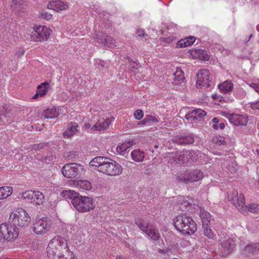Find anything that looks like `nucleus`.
Here are the masks:
<instances>
[{
    "label": "nucleus",
    "instance_id": "obj_13",
    "mask_svg": "<svg viewBox=\"0 0 259 259\" xmlns=\"http://www.w3.org/2000/svg\"><path fill=\"white\" fill-rule=\"evenodd\" d=\"M48 244L51 253L53 252V249H57L62 252L65 249H68L66 240L61 236H55L50 241Z\"/></svg>",
    "mask_w": 259,
    "mask_h": 259
},
{
    "label": "nucleus",
    "instance_id": "obj_35",
    "mask_svg": "<svg viewBox=\"0 0 259 259\" xmlns=\"http://www.w3.org/2000/svg\"><path fill=\"white\" fill-rule=\"evenodd\" d=\"M32 202L36 205L43 204L45 201V196L44 194L39 191H36Z\"/></svg>",
    "mask_w": 259,
    "mask_h": 259
},
{
    "label": "nucleus",
    "instance_id": "obj_59",
    "mask_svg": "<svg viewBox=\"0 0 259 259\" xmlns=\"http://www.w3.org/2000/svg\"><path fill=\"white\" fill-rule=\"evenodd\" d=\"M158 252H159L160 253H162V254H165L166 253V251L164 250L163 249H159L158 250Z\"/></svg>",
    "mask_w": 259,
    "mask_h": 259
},
{
    "label": "nucleus",
    "instance_id": "obj_48",
    "mask_svg": "<svg viewBox=\"0 0 259 259\" xmlns=\"http://www.w3.org/2000/svg\"><path fill=\"white\" fill-rule=\"evenodd\" d=\"M147 117L148 118L149 124L152 122L157 123L159 122V120L158 119V118L155 116H153L151 115H147Z\"/></svg>",
    "mask_w": 259,
    "mask_h": 259
},
{
    "label": "nucleus",
    "instance_id": "obj_46",
    "mask_svg": "<svg viewBox=\"0 0 259 259\" xmlns=\"http://www.w3.org/2000/svg\"><path fill=\"white\" fill-rule=\"evenodd\" d=\"M213 141L217 144L221 145L225 143V139L223 137L216 136L214 138Z\"/></svg>",
    "mask_w": 259,
    "mask_h": 259
},
{
    "label": "nucleus",
    "instance_id": "obj_33",
    "mask_svg": "<svg viewBox=\"0 0 259 259\" xmlns=\"http://www.w3.org/2000/svg\"><path fill=\"white\" fill-rule=\"evenodd\" d=\"M47 256L49 259H61L62 251H59L57 249H53V252L51 253L48 244L47 248Z\"/></svg>",
    "mask_w": 259,
    "mask_h": 259
},
{
    "label": "nucleus",
    "instance_id": "obj_39",
    "mask_svg": "<svg viewBox=\"0 0 259 259\" xmlns=\"http://www.w3.org/2000/svg\"><path fill=\"white\" fill-rule=\"evenodd\" d=\"M64 250L65 252L64 254V251H63L61 259H77L73 252L71 251L69 248Z\"/></svg>",
    "mask_w": 259,
    "mask_h": 259
},
{
    "label": "nucleus",
    "instance_id": "obj_32",
    "mask_svg": "<svg viewBox=\"0 0 259 259\" xmlns=\"http://www.w3.org/2000/svg\"><path fill=\"white\" fill-rule=\"evenodd\" d=\"M195 40L194 37L190 36L179 40L177 43V46L180 48L186 47L192 45Z\"/></svg>",
    "mask_w": 259,
    "mask_h": 259
},
{
    "label": "nucleus",
    "instance_id": "obj_45",
    "mask_svg": "<svg viewBox=\"0 0 259 259\" xmlns=\"http://www.w3.org/2000/svg\"><path fill=\"white\" fill-rule=\"evenodd\" d=\"M134 116L137 120H141L144 116V112L141 109H137L135 111L134 113Z\"/></svg>",
    "mask_w": 259,
    "mask_h": 259
},
{
    "label": "nucleus",
    "instance_id": "obj_16",
    "mask_svg": "<svg viewBox=\"0 0 259 259\" xmlns=\"http://www.w3.org/2000/svg\"><path fill=\"white\" fill-rule=\"evenodd\" d=\"M203 177V173L199 170L195 169L182 175L180 176L179 179L185 183H188L189 182H197L201 180Z\"/></svg>",
    "mask_w": 259,
    "mask_h": 259
},
{
    "label": "nucleus",
    "instance_id": "obj_29",
    "mask_svg": "<svg viewBox=\"0 0 259 259\" xmlns=\"http://www.w3.org/2000/svg\"><path fill=\"white\" fill-rule=\"evenodd\" d=\"M200 217L201 219L203 227L209 225L211 220V216L208 212L204 209H200Z\"/></svg>",
    "mask_w": 259,
    "mask_h": 259
},
{
    "label": "nucleus",
    "instance_id": "obj_12",
    "mask_svg": "<svg viewBox=\"0 0 259 259\" xmlns=\"http://www.w3.org/2000/svg\"><path fill=\"white\" fill-rule=\"evenodd\" d=\"M176 202V208L183 211H192L194 206L193 200L189 197L180 196Z\"/></svg>",
    "mask_w": 259,
    "mask_h": 259
},
{
    "label": "nucleus",
    "instance_id": "obj_9",
    "mask_svg": "<svg viewBox=\"0 0 259 259\" xmlns=\"http://www.w3.org/2000/svg\"><path fill=\"white\" fill-rule=\"evenodd\" d=\"M51 30L45 26L35 25L33 27V31L31 36V39L34 41L47 40L50 35Z\"/></svg>",
    "mask_w": 259,
    "mask_h": 259
},
{
    "label": "nucleus",
    "instance_id": "obj_40",
    "mask_svg": "<svg viewBox=\"0 0 259 259\" xmlns=\"http://www.w3.org/2000/svg\"><path fill=\"white\" fill-rule=\"evenodd\" d=\"M36 191L28 190L22 193L21 197L25 199L30 200L31 202L33 200Z\"/></svg>",
    "mask_w": 259,
    "mask_h": 259
},
{
    "label": "nucleus",
    "instance_id": "obj_7",
    "mask_svg": "<svg viewBox=\"0 0 259 259\" xmlns=\"http://www.w3.org/2000/svg\"><path fill=\"white\" fill-rule=\"evenodd\" d=\"M62 174L67 178H75L80 176L84 172L83 166L75 163H68L64 165Z\"/></svg>",
    "mask_w": 259,
    "mask_h": 259
},
{
    "label": "nucleus",
    "instance_id": "obj_53",
    "mask_svg": "<svg viewBox=\"0 0 259 259\" xmlns=\"http://www.w3.org/2000/svg\"><path fill=\"white\" fill-rule=\"evenodd\" d=\"M44 146H45V143H40L38 144H35L33 145L32 149L34 150H39L42 149Z\"/></svg>",
    "mask_w": 259,
    "mask_h": 259
},
{
    "label": "nucleus",
    "instance_id": "obj_50",
    "mask_svg": "<svg viewBox=\"0 0 259 259\" xmlns=\"http://www.w3.org/2000/svg\"><path fill=\"white\" fill-rule=\"evenodd\" d=\"M249 86L252 88L256 92L259 93V83L252 82L249 84Z\"/></svg>",
    "mask_w": 259,
    "mask_h": 259
},
{
    "label": "nucleus",
    "instance_id": "obj_61",
    "mask_svg": "<svg viewBox=\"0 0 259 259\" xmlns=\"http://www.w3.org/2000/svg\"><path fill=\"white\" fill-rule=\"evenodd\" d=\"M256 30L259 32V24L256 26Z\"/></svg>",
    "mask_w": 259,
    "mask_h": 259
},
{
    "label": "nucleus",
    "instance_id": "obj_3",
    "mask_svg": "<svg viewBox=\"0 0 259 259\" xmlns=\"http://www.w3.org/2000/svg\"><path fill=\"white\" fill-rule=\"evenodd\" d=\"M229 201H232L239 211L245 214L247 209L251 212L258 213L259 205L256 203H251L248 206L244 204V197L242 193L238 195L237 190H234L228 197Z\"/></svg>",
    "mask_w": 259,
    "mask_h": 259
},
{
    "label": "nucleus",
    "instance_id": "obj_52",
    "mask_svg": "<svg viewBox=\"0 0 259 259\" xmlns=\"http://www.w3.org/2000/svg\"><path fill=\"white\" fill-rule=\"evenodd\" d=\"M147 124H149V123L147 116L145 117L144 119H143L142 120H141L138 123V125H143Z\"/></svg>",
    "mask_w": 259,
    "mask_h": 259
},
{
    "label": "nucleus",
    "instance_id": "obj_24",
    "mask_svg": "<svg viewBox=\"0 0 259 259\" xmlns=\"http://www.w3.org/2000/svg\"><path fill=\"white\" fill-rule=\"evenodd\" d=\"M49 88V83L45 82L37 87V91L33 97V99H36L38 96L41 97L46 94Z\"/></svg>",
    "mask_w": 259,
    "mask_h": 259
},
{
    "label": "nucleus",
    "instance_id": "obj_28",
    "mask_svg": "<svg viewBox=\"0 0 259 259\" xmlns=\"http://www.w3.org/2000/svg\"><path fill=\"white\" fill-rule=\"evenodd\" d=\"M174 82L175 84L181 83L183 82L185 77L184 72L180 68H177L176 71L173 73Z\"/></svg>",
    "mask_w": 259,
    "mask_h": 259
},
{
    "label": "nucleus",
    "instance_id": "obj_11",
    "mask_svg": "<svg viewBox=\"0 0 259 259\" xmlns=\"http://www.w3.org/2000/svg\"><path fill=\"white\" fill-rule=\"evenodd\" d=\"M167 157L169 159L168 162L171 164L184 163L192 160V152L187 151H185L182 154L172 152L169 153Z\"/></svg>",
    "mask_w": 259,
    "mask_h": 259
},
{
    "label": "nucleus",
    "instance_id": "obj_26",
    "mask_svg": "<svg viewBox=\"0 0 259 259\" xmlns=\"http://www.w3.org/2000/svg\"><path fill=\"white\" fill-rule=\"evenodd\" d=\"M59 115V109L56 108H52L45 110L42 116L45 118H54L57 117Z\"/></svg>",
    "mask_w": 259,
    "mask_h": 259
},
{
    "label": "nucleus",
    "instance_id": "obj_49",
    "mask_svg": "<svg viewBox=\"0 0 259 259\" xmlns=\"http://www.w3.org/2000/svg\"><path fill=\"white\" fill-rule=\"evenodd\" d=\"M250 107L253 110H256L259 111V101L250 103Z\"/></svg>",
    "mask_w": 259,
    "mask_h": 259
},
{
    "label": "nucleus",
    "instance_id": "obj_20",
    "mask_svg": "<svg viewBox=\"0 0 259 259\" xmlns=\"http://www.w3.org/2000/svg\"><path fill=\"white\" fill-rule=\"evenodd\" d=\"M191 54L195 59L207 61L209 59V56L207 52L202 49H196L191 51Z\"/></svg>",
    "mask_w": 259,
    "mask_h": 259
},
{
    "label": "nucleus",
    "instance_id": "obj_56",
    "mask_svg": "<svg viewBox=\"0 0 259 259\" xmlns=\"http://www.w3.org/2000/svg\"><path fill=\"white\" fill-rule=\"evenodd\" d=\"M212 121L213 122V123H214V124H218L219 123V119L217 117H214L212 119Z\"/></svg>",
    "mask_w": 259,
    "mask_h": 259
},
{
    "label": "nucleus",
    "instance_id": "obj_8",
    "mask_svg": "<svg viewBox=\"0 0 259 259\" xmlns=\"http://www.w3.org/2000/svg\"><path fill=\"white\" fill-rule=\"evenodd\" d=\"M52 221L47 217L37 219L33 223V231L37 235L48 233L52 228Z\"/></svg>",
    "mask_w": 259,
    "mask_h": 259
},
{
    "label": "nucleus",
    "instance_id": "obj_37",
    "mask_svg": "<svg viewBox=\"0 0 259 259\" xmlns=\"http://www.w3.org/2000/svg\"><path fill=\"white\" fill-rule=\"evenodd\" d=\"M78 193L72 190H63L61 193V196L62 197L65 199H69L71 201L73 200L74 198L77 196Z\"/></svg>",
    "mask_w": 259,
    "mask_h": 259
},
{
    "label": "nucleus",
    "instance_id": "obj_17",
    "mask_svg": "<svg viewBox=\"0 0 259 259\" xmlns=\"http://www.w3.org/2000/svg\"><path fill=\"white\" fill-rule=\"evenodd\" d=\"M209 73L206 69L200 70L197 74L196 86L199 88H207L209 86Z\"/></svg>",
    "mask_w": 259,
    "mask_h": 259
},
{
    "label": "nucleus",
    "instance_id": "obj_6",
    "mask_svg": "<svg viewBox=\"0 0 259 259\" xmlns=\"http://www.w3.org/2000/svg\"><path fill=\"white\" fill-rule=\"evenodd\" d=\"M135 223L140 230L146 233L148 237L153 240H158L160 238V234L157 229L151 224L148 220L139 219L136 221Z\"/></svg>",
    "mask_w": 259,
    "mask_h": 259
},
{
    "label": "nucleus",
    "instance_id": "obj_27",
    "mask_svg": "<svg viewBox=\"0 0 259 259\" xmlns=\"http://www.w3.org/2000/svg\"><path fill=\"white\" fill-rule=\"evenodd\" d=\"M131 155L132 159L137 162L142 161L145 157L144 151L140 149H135L131 152Z\"/></svg>",
    "mask_w": 259,
    "mask_h": 259
},
{
    "label": "nucleus",
    "instance_id": "obj_2",
    "mask_svg": "<svg viewBox=\"0 0 259 259\" xmlns=\"http://www.w3.org/2000/svg\"><path fill=\"white\" fill-rule=\"evenodd\" d=\"M174 224L177 230L184 234H192L197 230L195 222L185 213L177 215L174 219Z\"/></svg>",
    "mask_w": 259,
    "mask_h": 259
},
{
    "label": "nucleus",
    "instance_id": "obj_63",
    "mask_svg": "<svg viewBox=\"0 0 259 259\" xmlns=\"http://www.w3.org/2000/svg\"><path fill=\"white\" fill-rule=\"evenodd\" d=\"M252 37V34H251L249 36V38L251 37Z\"/></svg>",
    "mask_w": 259,
    "mask_h": 259
},
{
    "label": "nucleus",
    "instance_id": "obj_22",
    "mask_svg": "<svg viewBox=\"0 0 259 259\" xmlns=\"http://www.w3.org/2000/svg\"><path fill=\"white\" fill-rule=\"evenodd\" d=\"M7 241H11L18 236V229L14 226L7 225Z\"/></svg>",
    "mask_w": 259,
    "mask_h": 259
},
{
    "label": "nucleus",
    "instance_id": "obj_41",
    "mask_svg": "<svg viewBox=\"0 0 259 259\" xmlns=\"http://www.w3.org/2000/svg\"><path fill=\"white\" fill-rule=\"evenodd\" d=\"M204 228V234L205 236L208 237L209 239H213L215 236V234L212 230L209 228V225L207 226H205V227Z\"/></svg>",
    "mask_w": 259,
    "mask_h": 259
},
{
    "label": "nucleus",
    "instance_id": "obj_4",
    "mask_svg": "<svg viewBox=\"0 0 259 259\" xmlns=\"http://www.w3.org/2000/svg\"><path fill=\"white\" fill-rule=\"evenodd\" d=\"M73 206L79 212H88L95 207V204L92 198L82 196L79 195L74 198L73 200L71 201Z\"/></svg>",
    "mask_w": 259,
    "mask_h": 259
},
{
    "label": "nucleus",
    "instance_id": "obj_36",
    "mask_svg": "<svg viewBox=\"0 0 259 259\" xmlns=\"http://www.w3.org/2000/svg\"><path fill=\"white\" fill-rule=\"evenodd\" d=\"M244 253H256L259 251V243H251L246 245L244 248Z\"/></svg>",
    "mask_w": 259,
    "mask_h": 259
},
{
    "label": "nucleus",
    "instance_id": "obj_64",
    "mask_svg": "<svg viewBox=\"0 0 259 259\" xmlns=\"http://www.w3.org/2000/svg\"><path fill=\"white\" fill-rule=\"evenodd\" d=\"M116 259H120V258H116Z\"/></svg>",
    "mask_w": 259,
    "mask_h": 259
},
{
    "label": "nucleus",
    "instance_id": "obj_14",
    "mask_svg": "<svg viewBox=\"0 0 259 259\" xmlns=\"http://www.w3.org/2000/svg\"><path fill=\"white\" fill-rule=\"evenodd\" d=\"M114 118L110 116L107 114H104L103 116H100L98 119L97 121L92 127L91 130L93 131H104L107 129L111 123L114 120Z\"/></svg>",
    "mask_w": 259,
    "mask_h": 259
},
{
    "label": "nucleus",
    "instance_id": "obj_51",
    "mask_svg": "<svg viewBox=\"0 0 259 259\" xmlns=\"http://www.w3.org/2000/svg\"><path fill=\"white\" fill-rule=\"evenodd\" d=\"M212 127L215 130H218V128H220L223 130L225 127V124L224 123H221L220 124H213L212 125Z\"/></svg>",
    "mask_w": 259,
    "mask_h": 259
},
{
    "label": "nucleus",
    "instance_id": "obj_58",
    "mask_svg": "<svg viewBox=\"0 0 259 259\" xmlns=\"http://www.w3.org/2000/svg\"><path fill=\"white\" fill-rule=\"evenodd\" d=\"M84 127L86 130H89L91 128V125L89 123H85L84 124Z\"/></svg>",
    "mask_w": 259,
    "mask_h": 259
},
{
    "label": "nucleus",
    "instance_id": "obj_38",
    "mask_svg": "<svg viewBox=\"0 0 259 259\" xmlns=\"http://www.w3.org/2000/svg\"><path fill=\"white\" fill-rule=\"evenodd\" d=\"M7 225L2 224L0 225V241H7Z\"/></svg>",
    "mask_w": 259,
    "mask_h": 259
},
{
    "label": "nucleus",
    "instance_id": "obj_23",
    "mask_svg": "<svg viewBox=\"0 0 259 259\" xmlns=\"http://www.w3.org/2000/svg\"><path fill=\"white\" fill-rule=\"evenodd\" d=\"M78 124L75 122H69L67 127L64 133V137H69L73 135L78 131Z\"/></svg>",
    "mask_w": 259,
    "mask_h": 259
},
{
    "label": "nucleus",
    "instance_id": "obj_34",
    "mask_svg": "<svg viewBox=\"0 0 259 259\" xmlns=\"http://www.w3.org/2000/svg\"><path fill=\"white\" fill-rule=\"evenodd\" d=\"M13 193V188L11 187H2L0 188V199L6 198Z\"/></svg>",
    "mask_w": 259,
    "mask_h": 259
},
{
    "label": "nucleus",
    "instance_id": "obj_44",
    "mask_svg": "<svg viewBox=\"0 0 259 259\" xmlns=\"http://www.w3.org/2000/svg\"><path fill=\"white\" fill-rule=\"evenodd\" d=\"M185 118L190 123L196 122L198 120L195 116V114H193L191 112L187 114L185 116Z\"/></svg>",
    "mask_w": 259,
    "mask_h": 259
},
{
    "label": "nucleus",
    "instance_id": "obj_5",
    "mask_svg": "<svg viewBox=\"0 0 259 259\" xmlns=\"http://www.w3.org/2000/svg\"><path fill=\"white\" fill-rule=\"evenodd\" d=\"M9 220L14 226L17 225L22 227L27 226L31 221L29 214L23 208H19L13 211L10 214Z\"/></svg>",
    "mask_w": 259,
    "mask_h": 259
},
{
    "label": "nucleus",
    "instance_id": "obj_25",
    "mask_svg": "<svg viewBox=\"0 0 259 259\" xmlns=\"http://www.w3.org/2000/svg\"><path fill=\"white\" fill-rule=\"evenodd\" d=\"M132 144L130 143H122L118 145L116 148L117 152L120 155L126 156L128 152L130 151V148Z\"/></svg>",
    "mask_w": 259,
    "mask_h": 259
},
{
    "label": "nucleus",
    "instance_id": "obj_54",
    "mask_svg": "<svg viewBox=\"0 0 259 259\" xmlns=\"http://www.w3.org/2000/svg\"><path fill=\"white\" fill-rule=\"evenodd\" d=\"M174 29V30H175V29H177V25L175 24H173V23H171V24H169L168 26H167V29L170 30L171 29Z\"/></svg>",
    "mask_w": 259,
    "mask_h": 259
},
{
    "label": "nucleus",
    "instance_id": "obj_43",
    "mask_svg": "<svg viewBox=\"0 0 259 259\" xmlns=\"http://www.w3.org/2000/svg\"><path fill=\"white\" fill-rule=\"evenodd\" d=\"M9 2H12L11 4V7L14 9L17 8H21V6L23 5V2L22 0H9Z\"/></svg>",
    "mask_w": 259,
    "mask_h": 259
},
{
    "label": "nucleus",
    "instance_id": "obj_42",
    "mask_svg": "<svg viewBox=\"0 0 259 259\" xmlns=\"http://www.w3.org/2000/svg\"><path fill=\"white\" fill-rule=\"evenodd\" d=\"M191 112L193 113V114H195V116L197 119L204 116L206 115V112L201 109L193 110L191 111Z\"/></svg>",
    "mask_w": 259,
    "mask_h": 259
},
{
    "label": "nucleus",
    "instance_id": "obj_15",
    "mask_svg": "<svg viewBox=\"0 0 259 259\" xmlns=\"http://www.w3.org/2000/svg\"><path fill=\"white\" fill-rule=\"evenodd\" d=\"M222 114L228 118L230 123L236 125H245L247 122V118L245 115L235 113H229L224 111Z\"/></svg>",
    "mask_w": 259,
    "mask_h": 259
},
{
    "label": "nucleus",
    "instance_id": "obj_57",
    "mask_svg": "<svg viewBox=\"0 0 259 259\" xmlns=\"http://www.w3.org/2000/svg\"><path fill=\"white\" fill-rule=\"evenodd\" d=\"M239 91L241 93V96L240 98H243L245 96V92L242 89H240Z\"/></svg>",
    "mask_w": 259,
    "mask_h": 259
},
{
    "label": "nucleus",
    "instance_id": "obj_30",
    "mask_svg": "<svg viewBox=\"0 0 259 259\" xmlns=\"http://www.w3.org/2000/svg\"><path fill=\"white\" fill-rule=\"evenodd\" d=\"M74 183L75 187L78 189L84 190H90L92 189V184L88 180H80Z\"/></svg>",
    "mask_w": 259,
    "mask_h": 259
},
{
    "label": "nucleus",
    "instance_id": "obj_1",
    "mask_svg": "<svg viewBox=\"0 0 259 259\" xmlns=\"http://www.w3.org/2000/svg\"><path fill=\"white\" fill-rule=\"evenodd\" d=\"M94 169L108 176H117L122 172V167L116 161L104 156H97L90 162Z\"/></svg>",
    "mask_w": 259,
    "mask_h": 259
},
{
    "label": "nucleus",
    "instance_id": "obj_55",
    "mask_svg": "<svg viewBox=\"0 0 259 259\" xmlns=\"http://www.w3.org/2000/svg\"><path fill=\"white\" fill-rule=\"evenodd\" d=\"M137 34L139 36L142 37L145 34L144 30L143 29H138L137 30Z\"/></svg>",
    "mask_w": 259,
    "mask_h": 259
},
{
    "label": "nucleus",
    "instance_id": "obj_18",
    "mask_svg": "<svg viewBox=\"0 0 259 259\" xmlns=\"http://www.w3.org/2000/svg\"><path fill=\"white\" fill-rule=\"evenodd\" d=\"M172 141L180 145L192 144L194 141V137L192 135H188L185 136L176 137L172 139Z\"/></svg>",
    "mask_w": 259,
    "mask_h": 259
},
{
    "label": "nucleus",
    "instance_id": "obj_47",
    "mask_svg": "<svg viewBox=\"0 0 259 259\" xmlns=\"http://www.w3.org/2000/svg\"><path fill=\"white\" fill-rule=\"evenodd\" d=\"M41 16L47 21H50L53 19L52 15L47 12H42L41 14Z\"/></svg>",
    "mask_w": 259,
    "mask_h": 259
},
{
    "label": "nucleus",
    "instance_id": "obj_10",
    "mask_svg": "<svg viewBox=\"0 0 259 259\" xmlns=\"http://www.w3.org/2000/svg\"><path fill=\"white\" fill-rule=\"evenodd\" d=\"M220 241L219 248L220 255L226 257L231 254L235 247L234 240L229 237H226L223 240H220Z\"/></svg>",
    "mask_w": 259,
    "mask_h": 259
},
{
    "label": "nucleus",
    "instance_id": "obj_21",
    "mask_svg": "<svg viewBox=\"0 0 259 259\" xmlns=\"http://www.w3.org/2000/svg\"><path fill=\"white\" fill-rule=\"evenodd\" d=\"M96 39L99 43L103 44L107 47L113 48L116 46L115 40L110 36H103L102 38L97 37Z\"/></svg>",
    "mask_w": 259,
    "mask_h": 259
},
{
    "label": "nucleus",
    "instance_id": "obj_62",
    "mask_svg": "<svg viewBox=\"0 0 259 259\" xmlns=\"http://www.w3.org/2000/svg\"><path fill=\"white\" fill-rule=\"evenodd\" d=\"M256 153L258 154V155L259 156V149L256 150Z\"/></svg>",
    "mask_w": 259,
    "mask_h": 259
},
{
    "label": "nucleus",
    "instance_id": "obj_60",
    "mask_svg": "<svg viewBox=\"0 0 259 259\" xmlns=\"http://www.w3.org/2000/svg\"><path fill=\"white\" fill-rule=\"evenodd\" d=\"M216 98H217V99L219 98V101L220 102H222V97L219 98L217 96H215L213 97V99H215Z\"/></svg>",
    "mask_w": 259,
    "mask_h": 259
},
{
    "label": "nucleus",
    "instance_id": "obj_19",
    "mask_svg": "<svg viewBox=\"0 0 259 259\" xmlns=\"http://www.w3.org/2000/svg\"><path fill=\"white\" fill-rule=\"evenodd\" d=\"M48 8L50 9L59 12L60 11L66 10L68 8V5L66 3L62 1H56L50 2L48 5Z\"/></svg>",
    "mask_w": 259,
    "mask_h": 259
},
{
    "label": "nucleus",
    "instance_id": "obj_31",
    "mask_svg": "<svg viewBox=\"0 0 259 259\" xmlns=\"http://www.w3.org/2000/svg\"><path fill=\"white\" fill-rule=\"evenodd\" d=\"M233 88V84L229 81H224L221 84L219 85V89L220 91L226 94L231 92Z\"/></svg>",
    "mask_w": 259,
    "mask_h": 259
}]
</instances>
